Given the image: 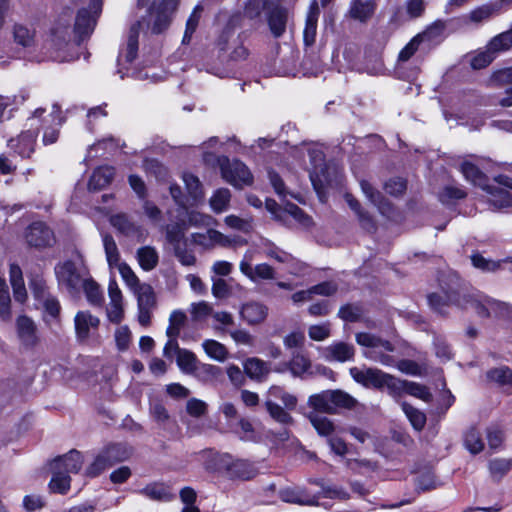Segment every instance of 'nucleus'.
I'll return each mask as SVG.
<instances>
[{
	"label": "nucleus",
	"mask_w": 512,
	"mask_h": 512,
	"mask_svg": "<svg viewBox=\"0 0 512 512\" xmlns=\"http://www.w3.org/2000/svg\"><path fill=\"white\" fill-rule=\"evenodd\" d=\"M136 257L140 267L145 271L153 270L159 262V255L152 246L140 247L136 252Z\"/></svg>",
	"instance_id": "c85d7f7f"
},
{
	"label": "nucleus",
	"mask_w": 512,
	"mask_h": 512,
	"mask_svg": "<svg viewBox=\"0 0 512 512\" xmlns=\"http://www.w3.org/2000/svg\"><path fill=\"white\" fill-rule=\"evenodd\" d=\"M309 155L313 165L310 171V180L318 195L324 192L326 184L329 183L328 167L324 161V155L320 150H310Z\"/></svg>",
	"instance_id": "9d476101"
},
{
	"label": "nucleus",
	"mask_w": 512,
	"mask_h": 512,
	"mask_svg": "<svg viewBox=\"0 0 512 512\" xmlns=\"http://www.w3.org/2000/svg\"><path fill=\"white\" fill-rule=\"evenodd\" d=\"M355 349L353 345L344 342H335L327 346L323 355L328 361L346 362L353 359Z\"/></svg>",
	"instance_id": "a211bd4d"
},
{
	"label": "nucleus",
	"mask_w": 512,
	"mask_h": 512,
	"mask_svg": "<svg viewBox=\"0 0 512 512\" xmlns=\"http://www.w3.org/2000/svg\"><path fill=\"white\" fill-rule=\"evenodd\" d=\"M186 321V315L180 310H175L170 314L169 326L166 330V335L179 336L181 328Z\"/></svg>",
	"instance_id": "680f3d73"
},
{
	"label": "nucleus",
	"mask_w": 512,
	"mask_h": 512,
	"mask_svg": "<svg viewBox=\"0 0 512 512\" xmlns=\"http://www.w3.org/2000/svg\"><path fill=\"white\" fill-rule=\"evenodd\" d=\"M253 273V282L258 280H274L276 278L275 269L267 263L257 264L253 269Z\"/></svg>",
	"instance_id": "774afa93"
},
{
	"label": "nucleus",
	"mask_w": 512,
	"mask_h": 512,
	"mask_svg": "<svg viewBox=\"0 0 512 512\" xmlns=\"http://www.w3.org/2000/svg\"><path fill=\"white\" fill-rule=\"evenodd\" d=\"M116 268L118 269V272L121 275L123 281L132 291H135L138 287L142 285L137 275L134 273V271L127 263L122 262L121 264L116 266Z\"/></svg>",
	"instance_id": "bf43d9fd"
},
{
	"label": "nucleus",
	"mask_w": 512,
	"mask_h": 512,
	"mask_svg": "<svg viewBox=\"0 0 512 512\" xmlns=\"http://www.w3.org/2000/svg\"><path fill=\"white\" fill-rule=\"evenodd\" d=\"M261 249L266 257L274 259L279 263L284 264L294 262V257L290 253L282 250L268 240H265L262 243Z\"/></svg>",
	"instance_id": "f704fd0d"
},
{
	"label": "nucleus",
	"mask_w": 512,
	"mask_h": 512,
	"mask_svg": "<svg viewBox=\"0 0 512 512\" xmlns=\"http://www.w3.org/2000/svg\"><path fill=\"white\" fill-rule=\"evenodd\" d=\"M243 366L247 376L257 381L264 379L270 372L268 363L256 357L248 358Z\"/></svg>",
	"instance_id": "bb28decb"
},
{
	"label": "nucleus",
	"mask_w": 512,
	"mask_h": 512,
	"mask_svg": "<svg viewBox=\"0 0 512 512\" xmlns=\"http://www.w3.org/2000/svg\"><path fill=\"white\" fill-rule=\"evenodd\" d=\"M134 294L137 296L138 308H150L154 309L156 306L155 293L151 285L143 283L138 287Z\"/></svg>",
	"instance_id": "e433bc0d"
},
{
	"label": "nucleus",
	"mask_w": 512,
	"mask_h": 512,
	"mask_svg": "<svg viewBox=\"0 0 512 512\" xmlns=\"http://www.w3.org/2000/svg\"><path fill=\"white\" fill-rule=\"evenodd\" d=\"M140 26L141 22H136L131 26L129 30L127 47L124 54L125 60L127 62H132L137 56Z\"/></svg>",
	"instance_id": "c03bdc74"
},
{
	"label": "nucleus",
	"mask_w": 512,
	"mask_h": 512,
	"mask_svg": "<svg viewBox=\"0 0 512 512\" xmlns=\"http://www.w3.org/2000/svg\"><path fill=\"white\" fill-rule=\"evenodd\" d=\"M268 26L275 38L281 37L285 31L288 21V11L283 7H275L268 14Z\"/></svg>",
	"instance_id": "6ab92c4d"
},
{
	"label": "nucleus",
	"mask_w": 512,
	"mask_h": 512,
	"mask_svg": "<svg viewBox=\"0 0 512 512\" xmlns=\"http://www.w3.org/2000/svg\"><path fill=\"white\" fill-rule=\"evenodd\" d=\"M423 42V35L414 36L406 46L400 51L398 60L405 62L408 61L418 50L419 45Z\"/></svg>",
	"instance_id": "69168bd1"
},
{
	"label": "nucleus",
	"mask_w": 512,
	"mask_h": 512,
	"mask_svg": "<svg viewBox=\"0 0 512 512\" xmlns=\"http://www.w3.org/2000/svg\"><path fill=\"white\" fill-rule=\"evenodd\" d=\"M360 187L366 198L378 208L381 214H387L390 210L389 203L384 199L382 194L376 190L368 181L361 180Z\"/></svg>",
	"instance_id": "b1692460"
},
{
	"label": "nucleus",
	"mask_w": 512,
	"mask_h": 512,
	"mask_svg": "<svg viewBox=\"0 0 512 512\" xmlns=\"http://www.w3.org/2000/svg\"><path fill=\"white\" fill-rule=\"evenodd\" d=\"M496 56L489 49L488 45H486L485 50L478 52L471 59V66L473 69L479 70L487 67Z\"/></svg>",
	"instance_id": "e2e57ef3"
},
{
	"label": "nucleus",
	"mask_w": 512,
	"mask_h": 512,
	"mask_svg": "<svg viewBox=\"0 0 512 512\" xmlns=\"http://www.w3.org/2000/svg\"><path fill=\"white\" fill-rule=\"evenodd\" d=\"M280 497L284 502L299 504V505H318V498L316 496H307L300 490L285 489L280 493Z\"/></svg>",
	"instance_id": "c756f323"
},
{
	"label": "nucleus",
	"mask_w": 512,
	"mask_h": 512,
	"mask_svg": "<svg viewBox=\"0 0 512 512\" xmlns=\"http://www.w3.org/2000/svg\"><path fill=\"white\" fill-rule=\"evenodd\" d=\"M177 365L180 370L186 374H192L198 365L197 358L194 353L183 349L177 355Z\"/></svg>",
	"instance_id": "3c124183"
},
{
	"label": "nucleus",
	"mask_w": 512,
	"mask_h": 512,
	"mask_svg": "<svg viewBox=\"0 0 512 512\" xmlns=\"http://www.w3.org/2000/svg\"><path fill=\"white\" fill-rule=\"evenodd\" d=\"M375 10L374 0H351L347 14L351 19L365 23L374 15Z\"/></svg>",
	"instance_id": "f3484780"
},
{
	"label": "nucleus",
	"mask_w": 512,
	"mask_h": 512,
	"mask_svg": "<svg viewBox=\"0 0 512 512\" xmlns=\"http://www.w3.org/2000/svg\"><path fill=\"white\" fill-rule=\"evenodd\" d=\"M222 177L236 188L251 185L253 177L248 167L239 160H230L226 156L218 158Z\"/></svg>",
	"instance_id": "6e6552de"
},
{
	"label": "nucleus",
	"mask_w": 512,
	"mask_h": 512,
	"mask_svg": "<svg viewBox=\"0 0 512 512\" xmlns=\"http://www.w3.org/2000/svg\"><path fill=\"white\" fill-rule=\"evenodd\" d=\"M438 486V482L434 474L427 471L419 475L416 479V489L418 491L426 492L435 489Z\"/></svg>",
	"instance_id": "338daca9"
},
{
	"label": "nucleus",
	"mask_w": 512,
	"mask_h": 512,
	"mask_svg": "<svg viewBox=\"0 0 512 512\" xmlns=\"http://www.w3.org/2000/svg\"><path fill=\"white\" fill-rule=\"evenodd\" d=\"M106 260L110 268L116 267L120 262V253L117 244L111 235L105 234L102 238Z\"/></svg>",
	"instance_id": "4c0bfd02"
},
{
	"label": "nucleus",
	"mask_w": 512,
	"mask_h": 512,
	"mask_svg": "<svg viewBox=\"0 0 512 512\" xmlns=\"http://www.w3.org/2000/svg\"><path fill=\"white\" fill-rule=\"evenodd\" d=\"M308 405L312 407L316 413L333 414L330 390L311 395L308 399Z\"/></svg>",
	"instance_id": "473e14b6"
},
{
	"label": "nucleus",
	"mask_w": 512,
	"mask_h": 512,
	"mask_svg": "<svg viewBox=\"0 0 512 512\" xmlns=\"http://www.w3.org/2000/svg\"><path fill=\"white\" fill-rule=\"evenodd\" d=\"M355 339L360 346L372 349V351L365 355L367 358L384 366H392L394 364V358L391 355L377 351V349H383L387 352H393L394 346L389 341L366 332L357 333Z\"/></svg>",
	"instance_id": "423d86ee"
},
{
	"label": "nucleus",
	"mask_w": 512,
	"mask_h": 512,
	"mask_svg": "<svg viewBox=\"0 0 512 512\" xmlns=\"http://www.w3.org/2000/svg\"><path fill=\"white\" fill-rule=\"evenodd\" d=\"M268 309L259 302H248L240 310L241 318L249 325L263 322L267 317Z\"/></svg>",
	"instance_id": "aec40b11"
},
{
	"label": "nucleus",
	"mask_w": 512,
	"mask_h": 512,
	"mask_svg": "<svg viewBox=\"0 0 512 512\" xmlns=\"http://www.w3.org/2000/svg\"><path fill=\"white\" fill-rule=\"evenodd\" d=\"M398 382L401 384L399 386V390L395 393H391V396L399 397L403 392H406L409 395L417 397L425 402L431 401L432 394L426 386L400 379H398Z\"/></svg>",
	"instance_id": "4be33fe9"
},
{
	"label": "nucleus",
	"mask_w": 512,
	"mask_h": 512,
	"mask_svg": "<svg viewBox=\"0 0 512 512\" xmlns=\"http://www.w3.org/2000/svg\"><path fill=\"white\" fill-rule=\"evenodd\" d=\"M25 236L27 243L36 248L49 247L55 241L52 230L43 222L32 223Z\"/></svg>",
	"instance_id": "f8f14e48"
},
{
	"label": "nucleus",
	"mask_w": 512,
	"mask_h": 512,
	"mask_svg": "<svg viewBox=\"0 0 512 512\" xmlns=\"http://www.w3.org/2000/svg\"><path fill=\"white\" fill-rule=\"evenodd\" d=\"M333 414L337 408L352 409L357 405V400L342 390H330Z\"/></svg>",
	"instance_id": "58836bf2"
},
{
	"label": "nucleus",
	"mask_w": 512,
	"mask_h": 512,
	"mask_svg": "<svg viewBox=\"0 0 512 512\" xmlns=\"http://www.w3.org/2000/svg\"><path fill=\"white\" fill-rule=\"evenodd\" d=\"M194 376L204 382H212L221 375V368L212 364L198 363L194 372Z\"/></svg>",
	"instance_id": "a19ab883"
},
{
	"label": "nucleus",
	"mask_w": 512,
	"mask_h": 512,
	"mask_svg": "<svg viewBox=\"0 0 512 512\" xmlns=\"http://www.w3.org/2000/svg\"><path fill=\"white\" fill-rule=\"evenodd\" d=\"M360 187L366 198L378 208L381 214H387L390 210L389 203L384 199L382 194L376 190L368 181L361 180Z\"/></svg>",
	"instance_id": "393cba45"
},
{
	"label": "nucleus",
	"mask_w": 512,
	"mask_h": 512,
	"mask_svg": "<svg viewBox=\"0 0 512 512\" xmlns=\"http://www.w3.org/2000/svg\"><path fill=\"white\" fill-rule=\"evenodd\" d=\"M88 302L92 305H101L103 302V294L100 286L90 277H86L83 285H81Z\"/></svg>",
	"instance_id": "37998d69"
},
{
	"label": "nucleus",
	"mask_w": 512,
	"mask_h": 512,
	"mask_svg": "<svg viewBox=\"0 0 512 512\" xmlns=\"http://www.w3.org/2000/svg\"><path fill=\"white\" fill-rule=\"evenodd\" d=\"M139 494L154 500L168 502L174 498L168 486L164 483H151L138 491Z\"/></svg>",
	"instance_id": "5701e85b"
},
{
	"label": "nucleus",
	"mask_w": 512,
	"mask_h": 512,
	"mask_svg": "<svg viewBox=\"0 0 512 512\" xmlns=\"http://www.w3.org/2000/svg\"><path fill=\"white\" fill-rule=\"evenodd\" d=\"M111 225L120 233L130 236L137 232L136 225L131 222L126 214H116L110 218Z\"/></svg>",
	"instance_id": "de8ad7c7"
},
{
	"label": "nucleus",
	"mask_w": 512,
	"mask_h": 512,
	"mask_svg": "<svg viewBox=\"0 0 512 512\" xmlns=\"http://www.w3.org/2000/svg\"><path fill=\"white\" fill-rule=\"evenodd\" d=\"M114 168L110 166H101L94 170L92 173L89 182L88 188L91 191L102 190L107 187L113 177H114Z\"/></svg>",
	"instance_id": "412c9836"
},
{
	"label": "nucleus",
	"mask_w": 512,
	"mask_h": 512,
	"mask_svg": "<svg viewBox=\"0 0 512 512\" xmlns=\"http://www.w3.org/2000/svg\"><path fill=\"white\" fill-rule=\"evenodd\" d=\"M308 418L319 435L329 436L333 433L334 425L327 417L319 415L316 412H311Z\"/></svg>",
	"instance_id": "49530a36"
},
{
	"label": "nucleus",
	"mask_w": 512,
	"mask_h": 512,
	"mask_svg": "<svg viewBox=\"0 0 512 512\" xmlns=\"http://www.w3.org/2000/svg\"><path fill=\"white\" fill-rule=\"evenodd\" d=\"M345 201L351 210L355 212L363 228L370 230L374 227L373 219L368 212L362 209L359 201L350 193H346Z\"/></svg>",
	"instance_id": "7c9ffc66"
},
{
	"label": "nucleus",
	"mask_w": 512,
	"mask_h": 512,
	"mask_svg": "<svg viewBox=\"0 0 512 512\" xmlns=\"http://www.w3.org/2000/svg\"><path fill=\"white\" fill-rule=\"evenodd\" d=\"M102 1L91 0L88 8L79 10L75 21V33L78 40H70V27L57 25L53 28L47 41V49L51 59L57 62H69L79 58L80 42L89 36L96 25V19L101 13Z\"/></svg>",
	"instance_id": "f03ea898"
},
{
	"label": "nucleus",
	"mask_w": 512,
	"mask_h": 512,
	"mask_svg": "<svg viewBox=\"0 0 512 512\" xmlns=\"http://www.w3.org/2000/svg\"><path fill=\"white\" fill-rule=\"evenodd\" d=\"M210 471L226 472L231 479L249 480L256 475L254 466L246 460H233L229 454L214 455L206 464Z\"/></svg>",
	"instance_id": "39448f33"
},
{
	"label": "nucleus",
	"mask_w": 512,
	"mask_h": 512,
	"mask_svg": "<svg viewBox=\"0 0 512 512\" xmlns=\"http://www.w3.org/2000/svg\"><path fill=\"white\" fill-rule=\"evenodd\" d=\"M13 43L23 49L31 48L36 42V29L25 23H14L11 27Z\"/></svg>",
	"instance_id": "4468645a"
},
{
	"label": "nucleus",
	"mask_w": 512,
	"mask_h": 512,
	"mask_svg": "<svg viewBox=\"0 0 512 512\" xmlns=\"http://www.w3.org/2000/svg\"><path fill=\"white\" fill-rule=\"evenodd\" d=\"M401 406H402L403 412L409 419V421L412 424V426L414 427V429L417 431L422 430L426 423L425 414L406 402H403L401 404Z\"/></svg>",
	"instance_id": "8fccbe9b"
},
{
	"label": "nucleus",
	"mask_w": 512,
	"mask_h": 512,
	"mask_svg": "<svg viewBox=\"0 0 512 512\" xmlns=\"http://www.w3.org/2000/svg\"><path fill=\"white\" fill-rule=\"evenodd\" d=\"M289 368L294 375L299 376L308 371L310 368V361L301 352L294 351L289 362Z\"/></svg>",
	"instance_id": "4d7b16f0"
},
{
	"label": "nucleus",
	"mask_w": 512,
	"mask_h": 512,
	"mask_svg": "<svg viewBox=\"0 0 512 512\" xmlns=\"http://www.w3.org/2000/svg\"><path fill=\"white\" fill-rule=\"evenodd\" d=\"M102 452L111 466L129 459L132 455V449L124 443L110 444Z\"/></svg>",
	"instance_id": "a878e982"
},
{
	"label": "nucleus",
	"mask_w": 512,
	"mask_h": 512,
	"mask_svg": "<svg viewBox=\"0 0 512 512\" xmlns=\"http://www.w3.org/2000/svg\"><path fill=\"white\" fill-rule=\"evenodd\" d=\"M83 465V457L79 451L71 450L67 454L54 459L51 469H59L64 473H78Z\"/></svg>",
	"instance_id": "2eb2a0df"
},
{
	"label": "nucleus",
	"mask_w": 512,
	"mask_h": 512,
	"mask_svg": "<svg viewBox=\"0 0 512 512\" xmlns=\"http://www.w3.org/2000/svg\"><path fill=\"white\" fill-rule=\"evenodd\" d=\"M464 446L472 454H478L484 449V443L481 439L480 433L470 428L464 436Z\"/></svg>",
	"instance_id": "5fc2aeb1"
},
{
	"label": "nucleus",
	"mask_w": 512,
	"mask_h": 512,
	"mask_svg": "<svg viewBox=\"0 0 512 512\" xmlns=\"http://www.w3.org/2000/svg\"><path fill=\"white\" fill-rule=\"evenodd\" d=\"M44 109L39 108L34 112L33 117L28 119L29 128L23 131L17 138L10 139L8 145L18 155L23 158H29L34 152L36 139L38 137V118L42 115Z\"/></svg>",
	"instance_id": "0eeeda50"
},
{
	"label": "nucleus",
	"mask_w": 512,
	"mask_h": 512,
	"mask_svg": "<svg viewBox=\"0 0 512 512\" xmlns=\"http://www.w3.org/2000/svg\"><path fill=\"white\" fill-rule=\"evenodd\" d=\"M460 171L465 179L474 185L482 186L485 182L484 173L470 161H464L460 165Z\"/></svg>",
	"instance_id": "79ce46f5"
},
{
	"label": "nucleus",
	"mask_w": 512,
	"mask_h": 512,
	"mask_svg": "<svg viewBox=\"0 0 512 512\" xmlns=\"http://www.w3.org/2000/svg\"><path fill=\"white\" fill-rule=\"evenodd\" d=\"M100 325V319L91 314V312L79 311L74 317V326L76 338L85 342L89 339L92 330H95Z\"/></svg>",
	"instance_id": "ddd939ff"
},
{
	"label": "nucleus",
	"mask_w": 512,
	"mask_h": 512,
	"mask_svg": "<svg viewBox=\"0 0 512 512\" xmlns=\"http://www.w3.org/2000/svg\"><path fill=\"white\" fill-rule=\"evenodd\" d=\"M231 193L227 188H220L210 198V205L214 212L221 213L227 209Z\"/></svg>",
	"instance_id": "603ef678"
},
{
	"label": "nucleus",
	"mask_w": 512,
	"mask_h": 512,
	"mask_svg": "<svg viewBox=\"0 0 512 512\" xmlns=\"http://www.w3.org/2000/svg\"><path fill=\"white\" fill-rule=\"evenodd\" d=\"M489 49L497 57L499 53L512 48V28L493 37L488 42Z\"/></svg>",
	"instance_id": "72a5a7b5"
},
{
	"label": "nucleus",
	"mask_w": 512,
	"mask_h": 512,
	"mask_svg": "<svg viewBox=\"0 0 512 512\" xmlns=\"http://www.w3.org/2000/svg\"><path fill=\"white\" fill-rule=\"evenodd\" d=\"M265 406L269 415L275 421L285 425L291 424L293 422V418L291 417V415L276 402L265 400Z\"/></svg>",
	"instance_id": "6e6d98bb"
},
{
	"label": "nucleus",
	"mask_w": 512,
	"mask_h": 512,
	"mask_svg": "<svg viewBox=\"0 0 512 512\" xmlns=\"http://www.w3.org/2000/svg\"><path fill=\"white\" fill-rule=\"evenodd\" d=\"M266 400L276 401L280 400L288 410H293L297 406V398L295 395L289 393L281 386H271L267 391Z\"/></svg>",
	"instance_id": "cd10ccee"
},
{
	"label": "nucleus",
	"mask_w": 512,
	"mask_h": 512,
	"mask_svg": "<svg viewBox=\"0 0 512 512\" xmlns=\"http://www.w3.org/2000/svg\"><path fill=\"white\" fill-rule=\"evenodd\" d=\"M183 181L190 197L198 200L203 197L202 186L199 179L191 173H184Z\"/></svg>",
	"instance_id": "052dcab7"
},
{
	"label": "nucleus",
	"mask_w": 512,
	"mask_h": 512,
	"mask_svg": "<svg viewBox=\"0 0 512 512\" xmlns=\"http://www.w3.org/2000/svg\"><path fill=\"white\" fill-rule=\"evenodd\" d=\"M512 468V459L495 458L489 462L491 475L497 480L501 479Z\"/></svg>",
	"instance_id": "13d9d810"
},
{
	"label": "nucleus",
	"mask_w": 512,
	"mask_h": 512,
	"mask_svg": "<svg viewBox=\"0 0 512 512\" xmlns=\"http://www.w3.org/2000/svg\"><path fill=\"white\" fill-rule=\"evenodd\" d=\"M193 241L202 246H211L215 244L226 246L229 242L222 233L213 229L207 230L205 233L194 234Z\"/></svg>",
	"instance_id": "2f4dec72"
},
{
	"label": "nucleus",
	"mask_w": 512,
	"mask_h": 512,
	"mask_svg": "<svg viewBox=\"0 0 512 512\" xmlns=\"http://www.w3.org/2000/svg\"><path fill=\"white\" fill-rule=\"evenodd\" d=\"M202 347L206 354L216 361L223 362L228 357L227 348L216 340L207 339L202 343Z\"/></svg>",
	"instance_id": "ea45409f"
},
{
	"label": "nucleus",
	"mask_w": 512,
	"mask_h": 512,
	"mask_svg": "<svg viewBox=\"0 0 512 512\" xmlns=\"http://www.w3.org/2000/svg\"><path fill=\"white\" fill-rule=\"evenodd\" d=\"M202 12H203V6L201 4H197L194 7L190 16L188 17L187 22H186L185 33H184V36L182 39L183 44H188L191 41L192 35L196 31V29L199 25Z\"/></svg>",
	"instance_id": "a18cd8bd"
},
{
	"label": "nucleus",
	"mask_w": 512,
	"mask_h": 512,
	"mask_svg": "<svg viewBox=\"0 0 512 512\" xmlns=\"http://www.w3.org/2000/svg\"><path fill=\"white\" fill-rule=\"evenodd\" d=\"M16 334L21 345L25 348H34L40 341L36 323L26 315L17 317Z\"/></svg>",
	"instance_id": "9b49d317"
},
{
	"label": "nucleus",
	"mask_w": 512,
	"mask_h": 512,
	"mask_svg": "<svg viewBox=\"0 0 512 512\" xmlns=\"http://www.w3.org/2000/svg\"><path fill=\"white\" fill-rule=\"evenodd\" d=\"M140 30L144 27L151 29L152 33L159 34L168 28L171 22V17L154 7L148 12L147 18H143L141 21Z\"/></svg>",
	"instance_id": "dca6fc26"
},
{
	"label": "nucleus",
	"mask_w": 512,
	"mask_h": 512,
	"mask_svg": "<svg viewBox=\"0 0 512 512\" xmlns=\"http://www.w3.org/2000/svg\"><path fill=\"white\" fill-rule=\"evenodd\" d=\"M349 373L353 380L366 388L382 389L386 387L389 394L399 390L401 385L398 378L391 374L385 373L380 369L372 367H351Z\"/></svg>",
	"instance_id": "20e7f679"
},
{
	"label": "nucleus",
	"mask_w": 512,
	"mask_h": 512,
	"mask_svg": "<svg viewBox=\"0 0 512 512\" xmlns=\"http://www.w3.org/2000/svg\"><path fill=\"white\" fill-rule=\"evenodd\" d=\"M430 306L440 314L446 308L455 305L459 308H472L480 317H494L512 323V306L492 299L481 293H469L461 289L456 277L447 287L441 285V291L428 296Z\"/></svg>",
	"instance_id": "f257e3e1"
},
{
	"label": "nucleus",
	"mask_w": 512,
	"mask_h": 512,
	"mask_svg": "<svg viewBox=\"0 0 512 512\" xmlns=\"http://www.w3.org/2000/svg\"><path fill=\"white\" fill-rule=\"evenodd\" d=\"M0 317L4 321L11 319V299L4 278L0 277Z\"/></svg>",
	"instance_id": "09e8293b"
},
{
	"label": "nucleus",
	"mask_w": 512,
	"mask_h": 512,
	"mask_svg": "<svg viewBox=\"0 0 512 512\" xmlns=\"http://www.w3.org/2000/svg\"><path fill=\"white\" fill-rule=\"evenodd\" d=\"M487 377L499 385L512 386V369L508 366H501L487 372Z\"/></svg>",
	"instance_id": "864d4df0"
},
{
	"label": "nucleus",
	"mask_w": 512,
	"mask_h": 512,
	"mask_svg": "<svg viewBox=\"0 0 512 512\" xmlns=\"http://www.w3.org/2000/svg\"><path fill=\"white\" fill-rule=\"evenodd\" d=\"M471 261L474 267L485 271V272H495L500 269L502 261H493L484 258L480 254H474L471 256Z\"/></svg>",
	"instance_id": "0e129e2a"
},
{
	"label": "nucleus",
	"mask_w": 512,
	"mask_h": 512,
	"mask_svg": "<svg viewBox=\"0 0 512 512\" xmlns=\"http://www.w3.org/2000/svg\"><path fill=\"white\" fill-rule=\"evenodd\" d=\"M51 471L52 478L49 482L50 490L54 493L66 494L70 489V476L59 469H51Z\"/></svg>",
	"instance_id": "c9c22d12"
},
{
	"label": "nucleus",
	"mask_w": 512,
	"mask_h": 512,
	"mask_svg": "<svg viewBox=\"0 0 512 512\" xmlns=\"http://www.w3.org/2000/svg\"><path fill=\"white\" fill-rule=\"evenodd\" d=\"M55 274L59 286L65 288L71 295H77L81 290V285L85 281L88 273L80 270L71 261L60 263L55 267Z\"/></svg>",
	"instance_id": "1a4fd4ad"
},
{
	"label": "nucleus",
	"mask_w": 512,
	"mask_h": 512,
	"mask_svg": "<svg viewBox=\"0 0 512 512\" xmlns=\"http://www.w3.org/2000/svg\"><path fill=\"white\" fill-rule=\"evenodd\" d=\"M497 185H485L486 202L493 211L512 210V193L505 188L512 190V164L508 165L503 173L493 178Z\"/></svg>",
	"instance_id": "7ed1b4c3"
}]
</instances>
